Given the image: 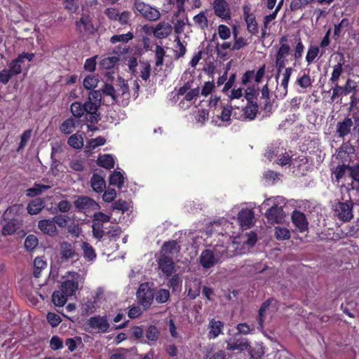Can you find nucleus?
Instances as JSON below:
<instances>
[{
  "label": "nucleus",
  "mask_w": 359,
  "mask_h": 359,
  "mask_svg": "<svg viewBox=\"0 0 359 359\" xmlns=\"http://www.w3.org/2000/svg\"><path fill=\"white\" fill-rule=\"evenodd\" d=\"M285 205V198L282 196H276L266 198L262 204V207L271 206L265 213V216L272 224L280 223L285 217L283 210Z\"/></svg>",
  "instance_id": "f257e3e1"
},
{
  "label": "nucleus",
  "mask_w": 359,
  "mask_h": 359,
  "mask_svg": "<svg viewBox=\"0 0 359 359\" xmlns=\"http://www.w3.org/2000/svg\"><path fill=\"white\" fill-rule=\"evenodd\" d=\"M102 95L99 90H93L89 93L88 100L83 104L85 111L88 115V121L91 123L97 122L100 118L97 113L101 104Z\"/></svg>",
  "instance_id": "f03ea898"
},
{
  "label": "nucleus",
  "mask_w": 359,
  "mask_h": 359,
  "mask_svg": "<svg viewBox=\"0 0 359 359\" xmlns=\"http://www.w3.org/2000/svg\"><path fill=\"white\" fill-rule=\"evenodd\" d=\"M63 279L61 290L66 295L72 297L79 290V285L84 282L85 274L69 271L63 276Z\"/></svg>",
  "instance_id": "7ed1b4c3"
},
{
  "label": "nucleus",
  "mask_w": 359,
  "mask_h": 359,
  "mask_svg": "<svg viewBox=\"0 0 359 359\" xmlns=\"http://www.w3.org/2000/svg\"><path fill=\"white\" fill-rule=\"evenodd\" d=\"M280 46L276 55V67L277 69V74L276 79L278 81L283 69L285 67L288 62L287 57L290 55L291 48L290 44L287 43V38L285 36L280 39Z\"/></svg>",
  "instance_id": "20e7f679"
},
{
  "label": "nucleus",
  "mask_w": 359,
  "mask_h": 359,
  "mask_svg": "<svg viewBox=\"0 0 359 359\" xmlns=\"http://www.w3.org/2000/svg\"><path fill=\"white\" fill-rule=\"evenodd\" d=\"M134 10L140 13L144 18L150 21H155L161 18L159 11L150 6L140 0H135Z\"/></svg>",
  "instance_id": "39448f33"
},
{
  "label": "nucleus",
  "mask_w": 359,
  "mask_h": 359,
  "mask_svg": "<svg viewBox=\"0 0 359 359\" xmlns=\"http://www.w3.org/2000/svg\"><path fill=\"white\" fill-rule=\"evenodd\" d=\"M353 206L351 201L338 202L333 208L334 215L341 221L348 222L353 217Z\"/></svg>",
  "instance_id": "423d86ee"
},
{
  "label": "nucleus",
  "mask_w": 359,
  "mask_h": 359,
  "mask_svg": "<svg viewBox=\"0 0 359 359\" xmlns=\"http://www.w3.org/2000/svg\"><path fill=\"white\" fill-rule=\"evenodd\" d=\"M111 219V216L104 214L102 212H95L93 215V236L100 239L102 238L104 233L105 223H108Z\"/></svg>",
  "instance_id": "0eeeda50"
},
{
  "label": "nucleus",
  "mask_w": 359,
  "mask_h": 359,
  "mask_svg": "<svg viewBox=\"0 0 359 359\" xmlns=\"http://www.w3.org/2000/svg\"><path fill=\"white\" fill-rule=\"evenodd\" d=\"M88 325L93 332L105 333L109 328V323L106 316H96L88 320Z\"/></svg>",
  "instance_id": "6e6552de"
},
{
  "label": "nucleus",
  "mask_w": 359,
  "mask_h": 359,
  "mask_svg": "<svg viewBox=\"0 0 359 359\" xmlns=\"http://www.w3.org/2000/svg\"><path fill=\"white\" fill-rule=\"evenodd\" d=\"M154 294L148 283H142L140 285L137 292V298L139 303L144 308H148L151 304Z\"/></svg>",
  "instance_id": "1a4fd4ad"
},
{
  "label": "nucleus",
  "mask_w": 359,
  "mask_h": 359,
  "mask_svg": "<svg viewBox=\"0 0 359 359\" xmlns=\"http://www.w3.org/2000/svg\"><path fill=\"white\" fill-rule=\"evenodd\" d=\"M294 71L292 67L285 68V70L280 74L281 76V80L280 83L278 85L276 90V97L280 99H283L287 94L288 83Z\"/></svg>",
  "instance_id": "9d476101"
},
{
  "label": "nucleus",
  "mask_w": 359,
  "mask_h": 359,
  "mask_svg": "<svg viewBox=\"0 0 359 359\" xmlns=\"http://www.w3.org/2000/svg\"><path fill=\"white\" fill-rule=\"evenodd\" d=\"M35 55L29 53H22L18 55L17 58L13 60L8 65V69L13 76L20 74L22 72V65L25 60L29 62L32 61Z\"/></svg>",
  "instance_id": "9b49d317"
},
{
  "label": "nucleus",
  "mask_w": 359,
  "mask_h": 359,
  "mask_svg": "<svg viewBox=\"0 0 359 359\" xmlns=\"http://www.w3.org/2000/svg\"><path fill=\"white\" fill-rule=\"evenodd\" d=\"M236 243L233 242L229 244V245H216L211 250L212 252H214V254H217L218 259L221 261V259H224L226 257H231L236 254L242 253L241 251H238L237 248L235 247Z\"/></svg>",
  "instance_id": "f8f14e48"
},
{
  "label": "nucleus",
  "mask_w": 359,
  "mask_h": 359,
  "mask_svg": "<svg viewBox=\"0 0 359 359\" xmlns=\"http://www.w3.org/2000/svg\"><path fill=\"white\" fill-rule=\"evenodd\" d=\"M265 156L269 161L277 158V163L280 165H289L291 162L290 156L286 152L283 153V149L279 147L269 149Z\"/></svg>",
  "instance_id": "ddd939ff"
},
{
  "label": "nucleus",
  "mask_w": 359,
  "mask_h": 359,
  "mask_svg": "<svg viewBox=\"0 0 359 359\" xmlns=\"http://www.w3.org/2000/svg\"><path fill=\"white\" fill-rule=\"evenodd\" d=\"M212 6L217 17L226 21L231 19L229 5L225 0H214Z\"/></svg>",
  "instance_id": "4468645a"
},
{
  "label": "nucleus",
  "mask_w": 359,
  "mask_h": 359,
  "mask_svg": "<svg viewBox=\"0 0 359 359\" xmlns=\"http://www.w3.org/2000/svg\"><path fill=\"white\" fill-rule=\"evenodd\" d=\"M218 256L217 254L215 255L211 249L205 250L202 251L199 257L200 264L205 269L212 268L220 262Z\"/></svg>",
  "instance_id": "2eb2a0df"
},
{
  "label": "nucleus",
  "mask_w": 359,
  "mask_h": 359,
  "mask_svg": "<svg viewBox=\"0 0 359 359\" xmlns=\"http://www.w3.org/2000/svg\"><path fill=\"white\" fill-rule=\"evenodd\" d=\"M59 256L61 262H67L75 258L77 253L75 247L67 241H63L60 244Z\"/></svg>",
  "instance_id": "dca6fc26"
},
{
  "label": "nucleus",
  "mask_w": 359,
  "mask_h": 359,
  "mask_svg": "<svg viewBox=\"0 0 359 359\" xmlns=\"http://www.w3.org/2000/svg\"><path fill=\"white\" fill-rule=\"evenodd\" d=\"M74 205L76 208L84 212L95 210L100 208L99 205L94 200L84 196H79L74 201Z\"/></svg>",
  "instance_id": "f3484780"
},
{
  "label": "nucleus",
  "mask_w": 359,
  "mask_h": 359,
  "mask_svg": "<svg viewBox=\"0 0 359 359\" xmlns=\"http://www.w3.org/2000/svg\"><path fill=\"white\" fill-rule=\"evenodd\" d=\"M158 265V269L161 270L160 274L165 278L170 277L174 272V262L171 257H159Z\"/></svg>",
  "instance_id": "a211bd4d"
},
{
  "label": "nucleus",
  "mask_w": 359,
  "mask_h": 359,
  "mask_svg": "<svg viewBox=\"0 0 359 359\" xmlns=\"http://www.w3.org/2000/svg\"><path fill=\"white\" fill-rule=\"evenodd\" d=\"M238 219L243 229H248L253 224L254 213L250 209H242L238 214Z\"/></svg>",
  "instance_id": "6ab92c4d"
},
{
  "label": "nucleus",
  "mask_w": 359,
  "mask_h": 359,
  "mask_svg": "<svg viewBox=\"0 0 359 359\" xmlns=\"http://www.w3.org/2000/svg\"><path fill=\"white\" fill-rule=\"evenodd\" d=\"M198 94V88L191 89L187 93H186L185 96L180 99V107L183 109L189 108L195 103Z\"/></svg>",
  "instance_id": "aec40b11"
},
{
  "label": "nucleus",
  "mask_w": 359,
  "mask_h": 359,
  "mask_svg": "<svg viewBox=\"0 0 359 359\" xmlns=\"http://www.w3.org/2000/svg\"><path fill=\"white\" fill-rule=\"evenodd\" d=\"M153 34L158 39H164L168 36L172 31V27L169 22H160L155 27L152 28Z\"/></svg>",
  "instance_id": "412c9836"
},
{
  "label": "nucleus",
  "mask_w": 359,
  "mask_h": 359,
  "mask_svg": "<svg viewBox=\"0 0 359 359\" xmlns=\"http://www.w3.org/2000/svg\"><path fill=\"white\" fill-rule=\"evenodd\" d=\"M201 285V282L198 278H191L187 281L186 287L188 291L187 295L190 299H194L199 296Z\"/></svg>",
  "instance_id": "4be33fe9"
},
{
  "label": "nucleus",
  "mask_w": 359,
  "mask_h": 359,
  "mask_svg": "<svg viewBox=\"0 0 359 359\" xmlns=\"http://www.w3.org/2000/svg\"><path fill=\"white\" fill-rule=\"evenodd\" d=\"M224 323L215 319H211L209 322L208 337L209 339H215L222 333Z\"/></svg>",
  "instance_id": "5701e85b"
},
{
  "label": "nucleus",
  "mask_w": 359,
  "mask_h": 359,
  "mask_svg": "<svg viewBox=\"0 0 359 359\" xmlns=\"http://www.w3.org/2000/svg\"><path fill=\"white\" fill-rule=\"evenodd\" d=\"M180 251V246L175 241H171L165 243L160 251L159 257H171L175 256Z\"/></svg>",
  "instance_id": "b1692460"
},
{
  "label": "nucleus",
  "mask_w": 359,
  "mask_h": 359,
  "mask_svg": "<svg viewBox=\"0 0 359 359\" xmlns=\"http://www.w3.org/2000/svg\"><path fill=\"white\" fill-rule=\"evenodd\" d=\"M38 228L41 232L49 236H54L57 233V229L53 219H41L38 222Z\"/></svg>",
  "instance_id": "393cba45"
},
{
  "label": "nucleus",
  "mask_w": 359,
  "mask_h": 359,
  "mask_svg": "<svg viewBox=\"0 0 359 359\" xmlns=\"http://www.w3.org/2000/svg\"><path fill=\"white\" fill-rule=\"evenodd\" d=\"M292 220L299 231L304 232L308 229V222L305 215L299 211H294L292 215Z\"/></svg>",
  "instance_id": "a878e982"
},
{
  "label": "nucleus",
  "mask_w": 359,
  "mask_h": 359,
  "mask_svg": "<svg viewBox=\"0 0 359 359\" xmlns=\"http://www.w3.org/2000/svg\"><path fill=\"white\" fill-rule=\"evenodd\" d=\"M116 96H118L121 102H117L122 105H126L130 99V93L128 86L123 80L119 81V88L116 90Z\"/></svg>",
  "instance_id": "bb28decb"
},
{
  "label": "nucleus",
  "mask_w": 359,
  "mask_h": 359,
  "mask_svg": "<svg viewBox=\"0 0 359 359\" xmlns=\"http://www.w3.org/2000/svg\"><path fill=\"white\" fill-rule=\"evenodd\" d=\"M6 223L2 228V234L11 235L14 233L21 226L22 219H4Z\"/></svg>",
  "instance_id": "cd10ccee"
},
{
  "label": "nucleus",
  "mask_w": 359,
  "mask_h": 359,
  "mask_svg": "<svg viewBox=\"0 0 359 359\" xmlns=\"http://www.w3.org/2000/svg\"><path fill=\"white\" fill-rule=\"evenodd\" d=\"M22 205L20 204H15L7 208L4 212V219H21L20 214L22 210Z\"/></svg>",
  "instance_id": "c85d7f7f"
},
{
  "label": "nucleus",
  "mask_w": 359,
  "mask_h": 359,
  "mask_svg": "<svg viewBox=\"0 0 359 359\" xmlns=\"http://www.w3.org/2000/svg\"><path fill=\"white\" fill-rule=\"evenodd\" d=\"M76 27L81 32L93 33L95 31L91 18L88 15L83 16L80 20L76 22Z\"/></svg>",
  "instance_id": "c756f323"
},
{
  "label": "nucleus",
  "mask_w": 359,
  "mask_h": 359,
  "mask_svg": "<svg viewBox=\"0 0 359 359\" xmlns=\"http://www.w3.org/2000/svg\"><path fill=\"white\" fill-rule=\"evenodd\" d=\"M90 184L93 190L97 193L102 192L106 187L104 177L97 174H93L90 180Z\"/></svg>",
  "instance_id": "7c9ffc66"
},
{
  "label": "nucleus",
  "mask_w": 359,
  "mask_h": 359,
  "mask_svg": "<svg viewBox=\"0 0 359 359\" xmlns=\"http://www.w3.org/2000/svg\"><path fill=\"white\" fill-rule=\"evenodd\" d=\"M227 350L242 351L248 348V343L246 339L229 340L226 341Z\"/></svg>",
  "instance_id": "2f4dec72"
},
{
  "label": "nucleus",
  "mask_w": 359,
  "mask_h": 359,
  "mask_svg": "<svg viewBox=\"0 0 359 359\" xmlns=\"http://www.w3.org/2000/svg\"><path fill=\"white\" fill-rule=\"evenodd\" d=\"M44 208V201L41 198H36L30 201L27 207V210L30 215H36Z\"/></svg>",
  "instance_id": "473e14b6"
},
{
  "label": "nucleus",
  "mask_w": 359,
  "mask_h": 359,
  "mask_svg": "<svg viewBox=\"0 0 359 359\" xmlns=\"http://www.w3.org/2000/svg\"><path fill=\"white\" fill-rule=\"evenodd\" d=\"M78 121L73 118H69L64 121L60 127L61 133L69 135L74 132L78 124Z\"/></svg>",
  "instance_id": "72a5a7b5"
},
{
  "label": "nucleus",
  "mask_w": 359,
  "mask_h": 359,
  "mask_svg": "<svg viewBox=\"0 0 359 359\" xmlns=\"http://www.w3.org/2000/svg\"><path fill=\"white\" fill-rule=\"evenodd\" d=\"M244 18L249 32L253 34L257 33L258 28L255 18L252 14L249 13L245 8L244 11Z\"/></svg>",
  "instance_id": "f704fd0d"
},
{
  "label": "nucleus",
  "mask_w": 359,
  "mask_h": 359,
  "mask_svg": "<svg viewBox=\"0 0 359 359\" xmlns=\"http://www.w3.org/2000/svg\"><path fill=\"white\" fill-rule=\"evenodd\" d=\"M353 122L350 118H345L343 121L337 124V133L339 137H344L350 132Z\"/></svg>",
  "instance_id": "c9c22d12"
},
{
  "label": "nucleus",
  "mask_w": 359,
  "mask_h": 359,
  "mask_svg": "<svg viewBox=\"0 0 359 359\" xmlns=\"http://www.w3.org/2000/svg\"><path fill=\"white\" fill-rule=\"evenodd\" d=\"M52 185L50 184H41L36 183L32 187L27 190L26 194L29 197H34L40 195L42 192L50 189Z\"/></svg>",
  "instance_id": "e433bc0d"
},
{
  "label": "nucleus",
  "mask_w": 359,
  "mask_h": 359,
  "mask_svg": "<svg viewBox=\"0 0 359 359\" xmlns=\"http://www.w3.org/2000/svg\"><path fill=\"white\" fill-rule=\"evenodd\" d=\"M68 295H66L62 290L55 291L52 295V300L53 304L57 306H63L67 301Z\"/></svg>",
  "instance_id": "4c0bfd02"
},
{
  "label": "nucleus",
  "mask_w": 359,
  "mask_h": 359,
  "mask_svg": "<svg viewBox=\"0 0 359 359\" xmlns=\"http://www.w3.org/2000/svg\"><path fill=\"white\" fill-rule=\"evenodd\" d=\"M304 48V45L303 44L301 39H297L295 40L294 53L292 54L294 60H295L294 65H296V62H299L302 59Z\"/></svg>",
  "instance_id": "58836bf2"
},
{
  "label": "nucleus",
  "mask_w": 359,
  "mask_h": 359,
  "mask_svg": "<svg viewBox=\"0 0 359 359\" xmlns=\"http://www.w3.org/2000/svg\"><path fill=\"white\" fill-rule=\"evenodd\" d=\"M114 158L113 156L110 154H104L100 156L97 159V164L100 166L105 168L107 169H111L114 166Z\"/></svg>",
  "instance_id": "ea45409f"
},
{
  "label": "nucleus",
  "mask_w": 359,
  "mask_h": 359,
  "mask_svg": "<svg viewBox=\"0 0 359 359\" xmlns=\"http://www.w3.org/2000/svg\"><path fill=\"white\" fill-rule=\"evenodd\" d=\"M46 261L42 257H36L34 260V276L39 278L42 270L46 268Z\"/></svg>",
  "instance_id": "a19ab883"
},
{
  "label": "nucleus",
  "mask_w": 359,
  "mask_h": 359,
  "mask_svg": "<svg viewBox=\"0 0 359 359\" xmlns=\"http://www.w3.org/2000/svg\"><path fill=\"white\" fill-rule=\"evenodd\" d=\"M67 142L69 146L74 149H81L83 146V133H76L71 135Z\"/></svg>",
  "instance_id": "79ce46f5"
},
{
  "label": "nucleus",
  "mask_w": 359,
  "mask_h": 359,
  "mask_svg": "<svg viewBox=\"0 0 359 359\" xmlns=\"http://www.w3.org/2000/svg\"><path fill=\"white\" fill-rule=\"evenodd\" d=\"M296 83L303 89H307L312 86L313 80L311 79L310 75L307 73H304L302 75L299 76L297 80Z\"/></svg>",
  "instance_id": "37998d69"
},
{
  "label": "nucleus",
  "mask_w": 359,
  "mask_h": 359,
  "mask_svg": "<svg viewBox=\"0 0 359 359\" xmlns=\"http://www.w3.org/2000/svg\"><path fill=\"white\" fill-rule=\"evenodd\" d=\"M99 77L96 75H88L85 77L83 81V87L86 90H93L97 86Z\"/></svg>",
  "instance_id": "c03bdc74"
},
{
  "label": "nucleus",
  "mask_w": 359,
  "mask_h": 359,
  "mask_svg": "<svg viewBox=\"0 0 359 359\" xmlns=\"http://www.w3.org/2000/svg\"><path fill=\"white\" fill-rule=\"evenodd\" d=\"M124 182L123 174L120 171H115L111 175L109 179V183L111 185L116 186L118 189H121Z\"/></svg>",
  "instance_id": "a18cd8bd"
},
{
  "label": "nucleus",
  "mask_w": 359,
  "mask_h": 359,
  "mask_svg": "<svg viewBox=\"0 0 359 359\" xmlns=\"http://www.w3.org/2000/svg\"><path fill=\"white\" fill-rule=\"evenodd\" d=\"M81 310L83 315L94 313L96 311L95 301L87 299L81 304Z\"/></svg>",
  "instance_id": "49530a36"
},
{
  "label": "nucleus",
  "mask_w": 359,
  "mask_h": 359,
  "mask_svg": "<svg viewBox=\"0 0 359 359\" xmlns=\"http://www.w3.org/2000/svg\"><path fill=\"white\" fill-rule=\"evenodd\" d=\"M320 49L317 46H311L309 47L306 55V61L308 65H310L317 57Z\"/></svg>",
  "instance_id": "de8ad7c7"
},
{
  "label": "nucleus",
  "mask_w": 359,
  "mask_h": 359,
  "mask_svg": "<svg viewBox=\"0 0 359 359\" xmlns=\"http://www.w3.org/2000/svg\"><path fill=\"white\" fill-rule=\"evenodd\" d=\"M71 112L74 117H82L86 112L84 105L79 102H73L71 104Z\"/></svg>",
  "instance_id": "09e8293b"
},
{
  "label": "nucleus",
  "mask_w": 359,
  "mask_h": 359,
  "mask_svg": "<svg viewBox=\"0 0 359 359\" xmlns=\"http://www.w3.org/2000/svg\"><path fill=\"white\" fill-rule=\"evenodd\" d=\"M118 61L117 56H109L102 59L100 61V66L105 69H110L113 68Z\"/></svg>",
  "instance_id": "8fccbe9b"
},
{
  "label": "nucleus",
  "mask_w": 359,
  "mask_h": 359,
  "mask_svg": "<svg viewBox=\"0 0 359 359\" xmlns=\"http://www.w3.org/2000/svg\"><path fill=\"white\" fill-rule=\"evenodd\" d=\"M273 302V300H267L264 302L259 311V325L262 327L263 322H264V316L266 311H269L271 308V304Z\"/></svg>",
  "instance_id": "3c124183"
},
{
  "label": "nucleus",
  "mask_w": 359,
  "mask_h": 359,
  "mask_svg": "<svg viewBox=\"0 0 359 359\" xmlns=\"http://www.w3.org/2000/svg\"><path fill=\"white\" fill-rule=\"evenodd\" d=\"M342 72H343L342 64L338 63V64L335 65L333 67V71H332L330 81L332 84H337L339 77H340L341 74H342Z\"/></svg>",
  "instance_id": "603ef678"
},
{
  "label": "nucleus",
  "mask_w": 359,
  "mask_h": 359,
  "mask_svg": "<svg viewBox=\"0 0 359 359\" xmlns=\"http://www.w3.org/2000/svg\"><path fill=\"white\" fill-rule=\"evenodd\" d=\"M258 111V107L256 104H250L244 109L245 117L252 120L255 118Z\"/></svg>",
  "instance_id": "864d4df0"
},
{
  "label": "nucleus",
  "mask_w": 359,
  "mask_h": 359,
  "mask_svg": "<svg viewBox=\"0 0 359 359\" xmlns=\"http://www.w3.org/2000/svg\"><path fill=\"white\" fill-rule=\"evenodd\" d=\"M133 34L132 32H128L126 34H119V35H114L111 37L110 41L112 43H115L117 42H128L130 40L133 39Z\"/></svg>",
  "instance_id": "5fc2aeb1"
},
{
  "label": "nucleus",
  "mask_w": 359,
  "mask_h": 359,
  "mask_svg": "<svg viewBox=\"0 0 359 359\" xmlns=\"http://www.w3.org/2000/svg\"><path fill=\"white\" fill-rule=\"evenodd\" d=\"M102 91L103 94L111 96L114 101L116 102H121V100L118 98V96H116V90H115L111 85L105 83L102 89Z\"/></svg>",
  "instance_id": "6e6d98bb"
},
{
  "label": "nucleus",
  "mask_w": 359,
  "mask_h": 359,
  "mask_svg": "<svg viewBox=\"0 0 359 359\" xmlns=\"http://www.w3.org/2000/svg\"><path fill=\"white\" fill-rule=\"evenodd\" d=\"M275 236L278 240H287L290 238V232L287 228L277 226L275 228Z\"/></svg>",
  "instance_id": "4d7b16f0"
},
{
  "label": "nucleus",
  "mask_w": 359,
  "mask_h": 359,
  "mask_svg": "<svg viewBox=\"0 0 359 359\" xmlns=\"http://www.w3.org/2000/svg\"><path fill=\"white\" fill-rule=\"evenodd\" d=\"M194 21L196 25L201 29H205L208 27V19L203 12H201L198 15L194 17Z\"/></svg>",
  "instance_id": "13d9d810"
},
{
  "label": "nucleus",
  "mask_w": 359,
  "mask_h": 359,
  "mask_svg": "<svg viewBox=\"0 0 359 359\" xmlns=\"http://www.w3.org/2000/svg\"><path fill=\"white\" fill-rule=\"evenodd\" d=\"M81 247L83 251V255L86 259L88 260H93L95 258L96 255L92 246L87 243H83Z\"/></svg>",
  "instance_id": "bf43d9fd"
},
{
  "label": "nucleus",
  "mask_w": 359,
  "mask_h": 359,
  "mask_svg": "<svg viewBox=\"0 0 359 359\" xmlns=\"http://www.w3.org/2000/svg\"><path fill=\"white\" fill-rule=\"evenodd\" d=\"M139 69L140 70V77L147 81L150 76V65L148 62H140Z\"/></svg>",
  "instance_id": "052dcab7"
},
{
  "label": "nucleus",
  "mask_w": 359,
  "mask_h": 359,
  "mask_svg": "<svg viewBox=\"0 0 359 359\" xmlns=\"http://www.w3.org/2000/svg\"><path fill=\"white\" fill-rule=\"evenodd\" d=\"M38 238L34 235H29L25 241V248L27 250H32L38 245Z\"/></svg>",
  "instance_id": "680f3d73"
},
{
  "label": "nucleus",
  "mask_w": 359,
  "mask_h": 359,
  "mask_svg": "<svg viewBox=\"0 0 359 359\" xmlns=\"http://www.w3.org/2000/svg\"><path fill=\"white\" fill-rule=\"evenodd\" d=\"M170 297V292L165 289L158 290L155 294L156 300L158 303H165Z\"/></svg>",
  "instance_id": "e2e57ef3"
},
{
  "label": "nucleus",
  "mask_w": 359,
  "mask_h": 359,
  "mask_svg": "<svg viewBox=\"0 0 359 359\" xmlns=\"http://www.w3.org/2000/svg\"><path fill=\"white\" fill-rule=\"evenodd\" d=\"M314 0H292L290 3V9L292 11H297L304 8L308 4L313 2Z\"/></svg>",
  "instance_id": "0e129e2a"
},
{
  "label": "nucleus",
  "mask_w": 359,
  "mask_h": 359,
  "mask_svg": "<svg viewBox=\"0 0 359 359\" xmlns=\"http://www.w3.org/2000/svg\"><path fill=\"white\" fill-rule=\"evenodd\" d=\"M234 43L232 46V50H240L248 44L247 40L243 37H237L236 33L233 34Z\"/></svg>",
  "instance_id": "69168bd1"
},
{
  "label": "nucleus",
  "mask_w": 359,
  "mask_h": 359,
  "mask_svg": "<svg viewBox=\"0 0 359 359\" xmlns=\"http://www.w3.org/2000/svg\"><path fill=\"white\" fill-rule=\"evenodd\" d=\"M131 16V12L128 11H123L121 13L119 12L116 21H118L122 25H128L129 24Z\"/></svg>",
  "instance_id": "338daca9"
},
{
  "label": "nucleus",
  "mask_w": 359,
  "mask_h": 359,
  "mask_svg": "<svg viewBox=\"0 0 359 359\" xmlns=\"http://www.w3.org/2000/svg\"><path fill=\"white\" fill-rule=\"evenodd\" d=\"M218 35L221 39L226 40L231 36V30L229 27L224 25H220L218 27Z\"/></svg>",
  "instance_id": "774afa93"
}]
</instances>
